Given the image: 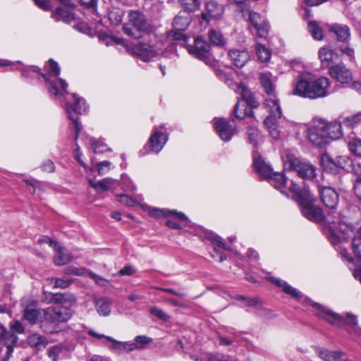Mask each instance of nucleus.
<instances>
[{"label":"nucleus","mask_w":361,"mask_h":361,"mask_svg":"<svg viewBox=\"0 0 361 361\" xmlns=\"http://www.w3.org/2000/svg\"><path fill=\"white\" fill-rule=\"evenodd\" d=\"M113 179L106 178H104L97 183V192H104L108 190L110 187L112 185Z\"/></svg>","instance_id":"45"},{"label":"nucleus","mask_w":361,"mask_h":361,"mask_svg":"<svg viewBox=\"0 0 361 361\" xmlns=\"http://www.w3.org/2000/svg\"><path fill=\"white\" fill-rule=\"evenodd\" d=\"M237 91L240 92L242 99L251 108H255L258 106L253 94L246 88L243 85H238Z\"/></svg>","instance_id":"28"},{"label":"nucleus","mask_w":361,"mask_h":361,"mask_svg":"<svg viewBox=\"0 0 361 361\" xmlns=\"http://www.w3.org/2000/svg\"><path fill=\"white\" fill-rule=\"evenodd\" d=\"M249 18L251 24L257 31L259 37L266 38L269 34V25L267 20L259 13L250 11Z\"/></svg>","instance_id":"15"},{"label":"nucleus","mask_w":361,"mask_h":361,"mask_svg":"<svg viewBox=\"0 0 361 361\" xmlns=\"http://www.w3.org/2000/svg\"><path fill=\"white\" fill-rule=\"evenodd\" d=\"M329 74L341 83H348L352 80V73L343 63L331 66L329 69Z\"/></svg>","instance_id":"14"},{"label":"nucleus","mask_w":361,"mask_h":361,"mask_svg":"<svg viewBox=\"0 0 361 361\" xmlns=\"http://www.w3.org/2000/svg\"><path fill=\"white\" fill-rule=\"evenodd\" d=\"M319 197L321 202L330 209H334L338 202V195L337 192L330 187L319 188Z\"/></svg>","instance_id":"16"},{"label":"nucleus","mask_w":361,"mask_h":361,"mask_svg":"<svg viewBox=\"0 0 361 361\" xmlns=\"http://www.w3.org/2000/svg\"><path fill=\"white\" fill-rule=\"evenodd\" d=\"M152 339L146 336H137L135 338L133 345H135V350L144 349L146 345L150 343Z\"/></svg>","instance_id":"42"},{"label":"nucleus","mask_w":361,"mask_h":361,"mask_svg":"<svg viewBox=\"0 0 361 361\" xmlns=\"http://www.w3.org/2000/svg\"><path fill=\"white\" fill-rule=\"evenodd\" d=\"M106 340L111 343V344L109 346V349L114 350L117 353H121V350H120L121 341H116L111 336L106 337Z\"/></svg>","instance_id":"54"},{"label":"nucleus","mask_w":361,"mask_h":361,"mask_svg":"<svg viewBox=\"0 0 361 361\" xmlns=\"http://www.w3.org/2000/svg\"><path fill=\"white\" fill-rule=\"evenodd\" d=\"M248 138L250 142L256 147L261 140L260 132L257 129L250 128L248 130Z\"/></svg>","instance_id":"46"},{"label":"nucleus","mask_w":361,"mask_h":361,"mask_svg":"<svg viewBox=\"0 0 361 361\" xmlns=\"http://www.w3.org/2000/svg\"><path fill=\"white\" fill-rule=\"evenodd\" d=\"M264 124L267 126L271 136L274 139H278L280 136V131L276 120L271 118H267Z\"/></svg>","instance_id":"39"},{"label":"nucleus","mask_w":361,"mask_h":361,"mask_svg":"<svg viewBox=\"0 0 361 361\" xmlns=\"http://www.w3.org/2000/svg\"><path fill=\"white\" fill-rule=\"evenodd\" d=\"M319 58L324 67H330L333 63L334 51L329 47H322L318 52Z\"/></svg>","instance_id":"29"},{"label":"nucleus","mask_w":361,"mask_h":361,"mask_svg":"<svg viewBox=\"0 0 361 361\" xmlns=\"http://www.w3.org/2000/svg\"><path fill=\"white\" fill-rule=\"evenodd\" d=\"M183 30H171L169 32V37H171L175 40H180L185 42L188 39V36L183 32Z\"/></svg>","instance_id":"49"},{"label":"nucleus","mask_w":361,"mask_h":361,"mask_svg":"<svg viewBox=\"0 0 361 361\" xmlns=\"http://www.w3.org/2000/svg\"><path fill=\"white\" fill-rule=\"evenodd\" d=\"M62 304H67L69 306H73L76 303V297L71 293H62Z\"/></svg>","instance_id":"48"},{"label":"nucleus","mask_w":361,"mask_h":361,"mask_svg":"<svg viewBox=\"0 0 361 361\" xmlns=\"http://www.w3.org/2000/svg\"><path fill=\"white\" fill-rule=\"evenodd\" d=\"M342 124L340 122L328 123L319 119L307 131V138L314 145L323 148L331 140L338 139L343 135Z\"/></svg>","instance_id":"2"},{"label":"nucleus","mask_w":361,"mask_h":361,"mask_svg":"<svg viewBox=\"0 0 361 361\" xmlns=\"http://www.w3.org/2000/svg\"><path fill=\"white\" fill-rule=\"evenodd\" d=\"M88 274H89L90 277L91 279H92L96 282V283L98 285L105 286L107 283V281L105 279L102 278L100 276H98L97 274H96L93 272L90 271L88 273Z\"/></svg>","instance_id":"58"},{"label":"nucleus","mask_w":361,"mask_h":361,"mask_svg":"<svg viewBox=\"0 0 361 361\" xmlns=\"http://www.w3.org/2000/svg\"><path fill=\"white\" fill-rule=\"evenodd\" d=\"M51 280L54 281V288H66L73 282V279L66 276L61 278H53Z\"/></svg>","instance_id":"43"},{"label":"nucleus","mask_w":361,"mask_h":361,"mask_svg":"<svg viewBox=\"0 0 361 361\" xmlns=\"http://www.w3.org/2000/svg\"><path fill=\"white\" fill-rule=\"evenodd\" d=\"M211 240L213 244L217 245L218 247L228 250L229 249L226 246V245L224 243L222 238L219 236H215L211 238Z\"/></svg>","instance_id":"63"},{"label":"nucleus","mask_w":361,"mask_h":361,"mask_svg":"<svg viewBox=\"0 0 361 361\" xmlns=\"http://www.w3.org/2000/svg\"><path fill=\"white\" fill-rule=\"evenodd\" d=\"M312 306L315 308V313L318 317L333 324L340 326L343 322H346L352 326H357V317L354 314L348 313L345 318H343L339 314L319 304L314 303Z\"/></svg>","instance_id":"9"},{"label":"nucleus","mask_w":361,"mask_h":361,"mask_svg":"<svg viewBox=\"0 0 361 361\" xmlns=\"http://www.w3.org/2000/svg\"><path fill=\"white\" fill-rule=\"evenodd\" d=\"M52 16L56 21H63L67 23L73 21L75 18L73 13L63 8H56L53 13Z\"/></svg>","instance_id":"31"},{"label":"nucleus","mask_w":361,"mask_h":361,"mask_svg":"<svg viewBox=\"0 0 361 361\" xmlns=\"http://www.w3.org/2000/svg\"><path fill=\"white\" fill-rule=\"evenodd\" d=\"M282 159L285 168L295 170L300 177L310 180L315 177V167L309 161L300 160L290 154L283 156Z\"/></svg>","instance_id":"7"},{"label":"nucleus","mask_w":361,"mask_h":361,"mask_svg":"<svg viewBox=\"0 0 361 361\" xmlns=\"http://www.w3.org/2000/svg\"><path fill=\"white\" fill-rule=\"evenodd\" d=\"M308 30L314 39L317 40L323 39V31L316 21H310L308 23Z\"/></svg>","instance_id":"40"},{"label":"nucleus","mask_w":361,"mask_h":361,"mask_svg":"<svg viewBox=\"0 0 361 361\" xmlns=\"http://www.w3.org/2000/svg\"><path fill=\"white\" fill-rule=\"evenodd\" d=\"M18 343V336L14 332L7 331L3 325L0 324V344L6 348V357L3 361H7L12 355L13 347Z\"/></svg>","instance_id":"13"},{"label":"nucleus","mask_w":361,"mask_h":361,"mask_svg":"<svg viewBox=\"0 0 361 361\" xmlns=\"http://www.w3.org/2000/svg\"><path fill=\"white\" fill-rule=\"evenodd\" d=\"M320 164L324 170L332 173L336 172L335 159H334L329 154L324 153L321 156Z\"/></svg>","instance_id":"34"},{"label":"nucleus","mask_w":361,"mask_h":361,"mask_svg":"<svg viewBox=\"0 0 361 361\" xmlns=\"http://www.w3.org/2000/svg\"><path fill=\"white\" fill-rule=\"evenodd\" d=\"M120 350L122 352H130L135 350V345L132 342H121L120 343Z\"/></svg>","instance_id":"56"},{"label":"nucleus","mask_w":361,"mask_h":361,"mask_svg":"<svg viewBox=\"0 0 361 361\" xmlns=\"http://www.w3.org/2000/svg\"><path fill=\"white\" fill-rule=\"evenodd\" d=\"M85 270L82 268H77L73 266H68L65 268L63 273L66 275L82 276Z\"/></svg>","instance_id":"47"},{"label":"nucleus","mask_w":361,"mask_h":361,"mask_svg":"<svg viewBox=\"0 0 361 361\" xmlns=\"http://www.w3.org/2000/svg\"><path fill=\"white\" fill-rule=\"evenodd\" d=\"M27 341L31 347H34L37 350L44 348L47 344V338L38 334L30 335L27 338Z\"/></svg>","instance_id":"33"},{"label":"nucleus","mask_w":361,"mask_h":361,"mask_svg":"<svg viewBox=\"0 0 361 361\" xmlns=\"http://www.w3.org/2000/svg\"><path fill=\"white\" fill-rule=\"evenodd\" d=\"M50 302L62 304V293H49L46 299H48Z\"/></svg>","instance_id":"57"},{"label":"nucleus","mask_w":361,"mask_h":361,"mask_svg":"<svg viewBox=\"0 0 361 361\" xmlns=\"http://www.w3.org/2000/svg\"><path fill=\"white\" fill-rule=\"evenodd\" d=\"M316 353L324 361H348L343 357L341 352H332L324 348H317Z\"/></svg>","instance_id":"25"},{"label":"nucleus","mask_w":361,"mask_h":361,"mask_svg":"<svg viewBox=\"0 0 361 361\" xmlns=\"http://www.w3.org/2000/svg\"><path fill=\"white\" fill-rule=\"evenodd\" d=\"M330 81L326 77H320L316 80L308 81L300 79L293 89V93L302 97L317 99L325 97L329 94L328 88Z\"/></svg>","instance_id":"3"},{"label":"nucleus","mask_w":361,"mask_h":361,"mask_svg":"<svg viewBox=\"0 0 361 361\" xmlns=\"http://www.w3.org/2000/svg\"><path fill=\"white\" fill-rule=\"evenodd\" d=\"M135 273V269L131 266H126L119 270V276H131Z\"/></svg>","instance_id":"60"},{"label":"nucleus","mask_w":361,"mask_h":361,"mask_svg":"<svg viewBox=\"0 0 361 361\" xmlns=\"http://www.w3.org/2000/svg\"><path fill=\"white\" fill-rule=\"evenodd\" d=\"M270 183L276 189L281 190L287 185V178L282 173H272L267 178Z\"/></svg>","instance_id":"32"},{"label":"nucleus","mask_w":361,"mask_h":361,"mask_svg":"<svg viewBox=\"0 0 361 361\" xmlns=\"http://www.w3.org/2000/svg\"><path fill=\"white\" fill-rule=\"evenodd\" d=\"M117 200L128 207H133L135 204V201L127 195L121 194L118 195Z\"/></svg>","instance_id":"51"},{"label":"nucleus","mask_w":361,"mask_h":361,"mask_svg":"<svg viewBox=\"0 0 361 361\" xmlns=\"http://www.w3.org/2000/svg\"><path fill=\"white\" fill-rule=\"evenodd\" d=\"M348 161V159L347 157H338L335 159L336 163V171L338 168L343 169L346 166V163Z\"/></svg>","instance_id":"55"},{"label":"nucleus","mask_w":361,"mask_h":361,"mask_svg":"<svg viewBox=\"0 0 361 361\" xmlns=\"http://www.w3.org/2000/svg\"><path fill=\"white\" fill-rule=\"evenodd\" d=\"M273 98L266 99V105L269 112V115L267 118H271L276 120L280 118L282 115L281 109L279 104V100L272 96Z\"/></svg>","instance_id":"26"},{"label":"nucleus","mask_w":361,"mask_h":361,"mask_svg":"<svg viewBox=\"0 0 361 361\" xmlns=\"http://www.w3.org/2000/svg\"><path fill=\"white\" fill-rule=\"evenodd\" d=\"M283 290L286 294H288L295 298H300L302 296L299 291H298L291 286L288 285L287 283H286Z\"/></svg>","instance_id":"50"},{"label":"nucleus","mask_w":361,"mask_h":361,"mask_svg":"<svg viewBox=\"0 0 361 361\" xmlns=\"http://www.w3.org/2000/svg\"><path fill=\"white\" fill-rule=\"evenodd\" d=\"M224 13V6L214 0H210L206 2L204 11L201 13L200 23L205 22L209 24L212 20H219L222 18Z\"/></svg>","instance_id":"11"},{"label":"nucleus","mask_w":361,"mask_h":361,"mask_svg":"<svg viewBox=\"0 0 361 361\" xmlns=\"http://www.w3.org/2000/svg\"><path fill=\"white\" fill-rule=\"evenodd\" d=\"M61 353V347L55 345L51 347L49 350V357L52 361H57L59 354Z\"/></svg>","instance_id":"52"},{"label":"nucleus","mask_w":361,"mask_h":361,"mask_svg":"<svg viewBox=\"0 0 361 361\" xmlns=\"http://www.w3.org/2000/svg\"><path fill=\"white\" fill-rule=\"evenodd\" d=\"M105 147H106V146L100 144L97 140L92 141V149H93L94 152H95V153L103 152L104 151L106 150Z\"/></svg>","instance_id":"59"},{"label":"nucleus","mask_w":361,"mask_h":361,"mask_svg":"<svg viewBox=\"0 0 361 361\" xmlns=\"http://www.w3.org/2000/svg\"><path fill=\"white\" fill-rule=\"evenodd\" d=\"M256 314L263 317L270 318L271 312V310L264 307L261 303L260 305L256 308Z\"/></svg>","instance_id":"53"},{"label":"nucleus","mask_w":361,"mask_h":361,"mask_svg":"<svg viewBox=\"0 0 361 361\" xmlns=\"http://www.w3.org/2000/svg\"><path fill=\"white\" fill-rule=\"evenodd\" d=\"M71 315V310L64 306L49 307L44 310V319L41 320V329L46 333H51L54 329L53 324L66 322Z\"/></svg>","instance_id":"6"},{"label":"nucleus","mask_w":361,"mask_h":361,"mask_svg":"<svg viewBox=\"0 0 361 361\" xmlns=\"http://www.w3.org/2000/svg\"><path fill=\"white\" fill-rule=\"evenodd\" d=\"M354 191L355 195L361 200V177H357L354 184Z\"/></svg>","instance_id":"61"},{"label":"nucleus","mask_w":361,"mask_h":361,"mask_svg":"<svg viewBox=\"0 0 361 361\" xmlns=\"http://www.w3.org/2000/svg\"><path fill=\"white\" fill-rule=\"evenodd\" d=\"M209 38L211 42L216 46L223 47L226 44V39L223 35L216 30H211L209 32Z\"/></svg>","instance_id":"38"},{"label":"nucleus","mask_w":361,"mask_h":361,"mask_svg":"<svg viewBox=\"0 0 361 361\" xmlns=\"http://www.w3.org/2000/svg\"><path fill=\"white\" fill-rule=\"evenodd\" d=\"M11 329L10 331H11L12 332L16 331V333H18V334H21V333L24 332V330H25L23 325L18 321L15 322L11 325Z\"/></svg>","instance_id":"64"},{"label":"nucleus","mask_w":361,"mask_h":361,"mask_svg":"<svg viewBox=\"0 0 361 361\" xmlns=\"http://www.w3.org/2000/svg\"><path fill=\"white\" fill-rule=\"evenodd\" d=\"M54 249L56 250L54 257L55 264L61 266L71 261V255L66 248L57 245L56 248Z\"/></svg>","instance_id":"27"},{"label":"nucleus","mask_w":361,"mask_h":361,"mask_svg":"<svg viewBox=\"0 0 361 361\" xmlns=\"http://www.w3.org/2000/svg\"><path fill=\"white\" fill-rule=\"evenodd\" d=\"M329 32L336 36L338 42H346L350 36V29L345 25L334 24L329 27Z\"/></svg>","instance_id":"22"},{"label":"nucleus","mask_w":361,"mask_h":361,"mask_svg":"<svg viewBox=\"0 0 361 361\" xmlns=\"http://www.w3.org/2000/svg\"><path fill=\"white\" fill-rule=\"evenodd\" d=\"M94 304L99 315L106 317L110 314L111 301L109 298H102L96 299Z\"/></svg>","instance_id":"30"},{"label":"nucleus","mask_w":361,"mask_h":361,"mask_svg":"<svg viewBox=\"0 0 361 361\" xmlns=\"http://www.w3.org/2000/svg\"><path fill=\"white\" fill-rule=\"evenodd\" d=\"M125 34L135 39L152 31V26L146 16L138 10H130L128 13V21L123 25Z\"/></svg>","instance_id":"4"},{"label":"nucleus","mask_w":361,"mask_h":361,"mask_svg":"<svg viewBox=\"0 0 361 361\" xmlns=\"http://www.w3.org/2000/svg\"><path fill=\"white\" fill-rule=\"evenodd\" d=\"M253 166L257 172L266 179L273 173V169L271 166L267 164L260 156L255 158Z\"/></svg>","instance_id":"23"},{"label":"nucleus","mask_w":361,"mask_h":361,"mask_svg":"<svg viewBox=\"0 0 361 361\" xmlns=\"http://www.w3.org/2000/svg\"><path fill=\"white\" fill-rule=\"evenodd\" d=\"M312 197L308 194L306 200L302 203V213L310 221L322 222L327 225V235L332 244L346 241L353 233V230L345 224L331 222L326 219L322 209L310 202Z\"/></svg>","instance_id":"1"},{"label":"nucleus","mask_w":361,"mask_h":361,"mask_svg":"<svg viewBox=\"0 0 361 361\" xmlns=\"http://www.w3.org/2000/svg\"><path fill=\"white\" fill-rule=\"evenodd\" d=\"M181 6L188 13L197 10L200 6V0H178Z\"/></svg>","instance_id":"41"},{"label":"nucleus","mask_w":361,"mask_h":361,"mask_svg":"<svg viewBox=\"0 0 361 361\" xmlns=\"http://www.w3.org/2000/svg\"><path fill=\"white\" fill-rule=\"evenodd\" d=\"M228 56L233 65L237 68H243L250 59V54L246 50L237 49H230Z\"/></svg>","instance_id":"19"},{"label":"nucleus","mask_w":361,"mask_h":361,"mask_svg":"<svg viewBox=\"0 0 361 361\" xmlns=\"http://www.w3.org/2000/svg\"><path fill=\"white\" fill-rule=\"evenodd\" d=\"M132 52L141 58L143 61H149L152 57L157 55L154 47L146 43H138L132 47Z\"/></svg>","instance_id":"17"},{"label":"nucleus","mask_w":361,"mask_h":361,"mask_svg":"<svg viewBox=\"0 0 361 361\" xmlns=\"http://www.w3.org/2000/svg\"><path fill=\"white\" fill-rule=\"evenodd\" d=\"M42 171L46 172H53L54 171V163L50 160H47L43 163V164L41 166Z\"/></svg>","instance_id":"62"},{"label":"nucleus","mask_w":361,"mask_h":361,"mask_svg":"<svg viewBox=\"0 0 361 361\" xmlns=\"http://www.w3.org/2000/svg\"><path fill=\"white\" fill-rule=\"evenodd\" d=\"M259 81L264 90L269 96H274V81L275 78L270 72H262L259 74Z\"/></svg>","instance_id":"21"},{"label":"nucleus","mask_w":361,"mask_h":361,"mask_svg":"<svg viewBox=\"0 0 361 361\" xmlns=\"http://www.w3.org/2000/svg\"><path fill=\"white\" fill-rule=\"evenodd\" d=\"M214 126L221 139L226 142L229 141L236 133V127L233 121L225 118H215Z\"/></svg>","instance_id":"12"},{"label":"nucleus","mask_w":361,"mask_h":361,"mask_svg":"<svg viewBox=\"0 0 361 361\" xmlns=\"http://www.w3.org/2000/svg\"><path fill=\"white\" fill-rule=\"evenodd\" d=\"M255 51L259 60L262 63L267 62L271 59V52L264 45L257 43L255 45Z\"/></svg>","instance_id":"35"},{"label":"nucleus","mask_w":361,"mask_h":361,"mask_svg":"<svg viewBox=\"0 0 361 361\" xmlns=\"http://www.w3.org/2000/svg\"><path fill=\"white\" fill-rule=\"evenodd\" d=\"M75 99V104L69 102L66 103V109L69 119L71 121L75 130L74 140H78L80 132L82 128V124L79 121V115L81 114L82 110L85 111L87 106L85 102L82 97H77L75 94H72Z\"/></svg>","instance_id":"8"},{"label":"nucleus","mask_w":361,"mask_h":361,"mask_svg":"<svg viewBox=\"0 0 361 361\" xmlns=\"http://www.w3.org/2000/svg\"><path fill=\"white\" fill-rule=\"evenodd\" d=\"M32 71L34 72L38 73L47 82L49 85L48 90L49 92L54 96H57L61 94L59 92L58 86L60 85L62 90L67 93L66 89L68 87L67 82L59 78V75L60 74V68L56 62H55L52 59H49V75L41 72L40 69L37 67H33Z\"/></svg>","instance_id":"5"},{"label":"nucleus","mask_w":361,"mask_h":361,"mask_svg":"<svg viewBox=\"0 0 361 361\" xmlns=\"http://www.w3.org/2000/svg\"><path fill=\"white\" fill-rule=\"evenodd\" d=\"M352 250L355 256L361 261V227L353 238Z\"/></svg>","instance_id":"36"},{"label":"nucleus","mask_w":361,"mask_h":361,"mask_svg":"<svg viewBox=\"0 0 361 361\" xmlns=\"http://www.w3.org/2000/svg\"><path fill=\"white\" fill-rule=\"evenodd\" d=\"M149 312L151 314L163 322H169L171 319V317L169 314L156 306L152 307L149 309Z\"/></svg>","instance_id":"44"},{"label":"nucleus","mask_w":361,"mask_h":361,"mask_svg":"<svg viewBox=\"0 0 361 361\" xmlns=\"http://www.w3.org/2000/svg\"><path fill=\"white\" fill-rule=\"evenodd\" d=\"M210 44L202 37H197L192 45L188 46V52L207 64L212 63Z\"/></svg>","instance_id":"10"},{"label":"nucleus","mask_w":361,"mask_h":361,"mask_svg":"<svg viewBox=\"0 0 361 361\" xmlns=\"http://www.w3.org/2000/svg\"><path fill=\"white\" fill-rule=\"evenodd\" d=\"M168 137L165 133L159 131L157 128H154L149 140L151 150L156 153L159 152L166 143Z\"/></svg>","instance_id":"18"},{"label":"nucleus","mask_w":361,"mask_h":361,"mask_svg":"<svg viewBox=\"0 0 361 361\" xmlns=\"http://www.w3.org/2000/svg\"><path fill=\"white\" fill-rule=\"evenodd\" d=\"M44 310L27 306L24 310L23 316L30 324H34L38 321L41 324V320L44 319Z\"/></svg>","instance_id":"24"},{"label":"nucleus","mask_w":361,"mask_h":361,"mask_svg":"<svg viewBox=\"0 0 361 361\" xmlns=\"http://www.w3.org/2000/svg\"><path fill=\"white\" fill-rule=\"evenodd\" d=\"M192 21V16L186 11H180L174 18L172 26L177 30H185Z\"/></svg>","instance_id":"20"},{"label":"nucleus","mask_w":361,"mask_h":361,"mask_svg":"<svg viewBox=\"0 0 361 361\" xmlns=\"http://www.w3.org/2000/svg\"><path fill=\"white\" fill-rule=\"evenodd\" d=\"M343 125L347 128H353L361 124V111L345 117Z\"/></svg>","instance_id":"37"}]
</instances>
